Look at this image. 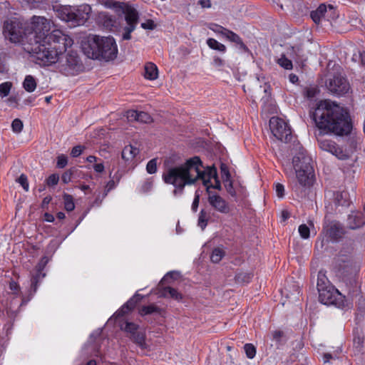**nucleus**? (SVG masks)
<instances>
[{
  "instance_id": "obj_63",
  "label": "nucleus",
  "mask_w": 365,
  "mask_h": 365,
  "mask_svg": "<svg viewBox=\"0 0 365 365\" xmlns=\"http://www.w3.org/2000/svg\"><path fill=\"white\" fill-rule=\"evenodd\" d=\"M282 217L283 220L285 221L289 217V213L287 211H283L282 212Z\"/></svg>"
},
{
  "instance_id": "obj_62",
  "label": "nucleus",
  "mask_w": 365,
  "mask_h": 365,
  "mask_svg": "<svg viewBox=\"0 0 365 365\" xmlns=\"http://www.w3.org/2000/svg\"><path fill=\"white\" fill-rule=\"evenodd\" d=\"M152 182H145V185L143 186L145 191H148L152 187Z\"/></svg>"
},
{
  "instance_id": "obj_13",
  "label": "nucleus",
  "mask_w": 365,
  "mask_h": 365,
  "mask_svg": "<svg viewBox=\"0 0 365 365\" xmlns=\"http://www.w3.org/2000/svg\"><path fill=\"white\" fill-rule=\"evenodd\" d=\"M207 202L210 207L216 212L227 215L231 211L230 203L216 192L207 191Z\"/></svg>"
},
{
  "instance_id": "obj_31",
  "label": "nucleus",
  "mask_w": 365,
  "mask_h": 365,
  "mask_svg": "<svg viewBox=\"0 0 365 365\" xmlns=\"http://www.w3.org/2000/svg\"><path fill=\"white\" fill-rule=\"evenodd\" d=\"M343 234V229L339 224L334 223L329 230V235L334 239L341 237Z\"/></svg>"
},
{
  "instance_id": "obj_24",
  "label": "nucleus",
  "mask_w": 365,
  "mask_h": 365,
  "mask_svg": "<svg viewBox=\"0 0 365 365\" xmlns=\"http://www.w3.org/2000/svg\"><path fill=\"white\" fill-rule=\"evenodd\" d=\"M160 296L164 297L169 296L176 300H180L182 299V294L179 293L175 289L170 287H167L163 289L160 292Z\"/></svg>"
},
{
  "instance_id": "obj_56",
  "label": "nucleus",
  "mask_w": 365,
  "mask_h": 365,
  "mask_svg": "<svg viewBox=\"0 0 365 365\" xmlns=\"http://www.w3.org/2000/svg\"><path fill=\"white\" fill-rule=\"evenodd\" d=\"M200 202V196L198 194H195V198L192 203V210L193 212H196L197 210V207Z\"/></svg>"
},
{
  "instance_id": "obj_33",
  "label": "nucleus",
  "mask_w": 365,
  "mask_h": 365,
  "mask_svg": "<svg viewBox=\"0 0 365 365\" xmlns=\"http://www.w3.org/2000/svg\"><path fill=\"white\" fill-rule=\"evenodd\" d=\"M277 63L283 68L291 70L292 68V61L288 59L284 55H282L277 61Z\"/></svg>"
},
{
  "instance_id": "obj_12",
  "label": "nucleus",
  "mask_w": 365,
  "mask_h": 365,
  "mask_svg": "<svg viewBox=\"0 0 365 365\" xmlns=\"http://www.w3.org/2000/svg\"><path fill=\"white\" fill-rule=\"evenodd\" d=\"M100 59L106 61L113 60L116 58L118 53V48L115 39L111 36H101L100 47Z\"/></svg>"
},
{
  "instance_id": "obj_35",
  "label": "nucleus",
  "mask_w": 365,
  "mask_h": 365,
  "mask_svg": "<svg viewBox=\"0 0 365 365\" xmlns=\"http://www.w3.org/2000/svg\"><path fill=\"white\" fill-rule=\"evenodd\" d=\"M152 121L150 115L143 111H138V119L137 122L148 123Z\"/></svg>"
},
{
  "instance_id": "obj_14",
  "label": "nucleus",
  "mask_w": 365,
  "mask_h": 365,
  "mask_svg": "<svg viewBox=\"0 0 365 365\" xmlns=\"http://www.w3.org/2000/svg\"><path fill=\"white\" fill-rule=\"evenodd\" d=\"M319 148L324 151L331 153L339 160H345L349 158L348 153L339 147L335 142L329 139L318 140Z\"/></svg>"
},
{
  "instance_id": "obj_48",
  "label": "nucleus",
  "mask_w": 365,
  "mask_h": 365,
  "mask_svg": "<svg viewBox=\"0 0 365 365\" xmlns=\"http://www.w3.org/2000/svg\"><path fill=\"white\" fill-rule=\"evenodd\" d=\"M180 276L178 272H170L163 278L162 281L170 282L171 279H175Z\"/></svg>"
},
{
  "instance_id": "obj_40",
  "label": "nucleus",
  "mask_w": 365,
  "mask_h": 365,
  "mask_svg": "<svg viewBox=\"0 0 365 365\" xmlns=\"http://www.w3.org/2000/svg\"><path fill=\"white\" fill-rule=\"evenodd\" d=\"M121 329L134 335L135 334V331L137 330L138 327L134 323L126 322L125 323V327L122 326Z\"/></svg>"
},
{
  "instance_id": "obj_7",
  "label": "nucleus",
  "mask_w": 365,
  "mask_h": 365,
  "mask_svg": "<svg viewBox=\"0 0 365 365\" xmlns=\"http://www.w3.org/2000/svg\"><path fill=\"white\" fill-rule=\"evenodd\" d=\"M53 26L51 19L44 16H34L31 19V27L27 28L29 43L33 45L36 43L46 42L48 40V33Z\"/></svg>"
},
{
  "instance_id": "obj_49",
  "label": "nucleus",
  "mask_w": 365,
  "mask_h": 365,
  "mask_svg": "<svg viewBox=\"0 0 365 365\" xmlns=\"http://www.w3.org/2000/svg\"><path fill=\"white\" fill-rule=\"evenodd\" d=\"M319 93V90L316 87H310L307 88L306 90V96L308 98H312L316 96V95Z\"/></svg>"
},
{
  "instance_id": "obj_25",
  "label": "nucleus",
  "mask_w": 365,
  "mask_h": 365,
  "mask_svg": "<svg viewBox=\"0 0 365 365\" xmlns=\"http://www.w3.org/2000/svg\"><path fill=\"white\" fill-rule=\"evenodd\" d=\"M231 42H234L240 46V48L242 50L247 51V48L242 42V38L233 31L229 30L225 37Z\"/></svg>"
},
{
  "instance_id": "obj_30",
  "label": "nucleus",
  "mask_w": 365,
  "mask_h": 365,
  "mask_svg": "<svg viewBox=\"0 0 365 365\" xmlns=\"http://www.w3.org/2000/svg\"><path fill=\"white\" fill-rule=\"evenodd\" d=\"M64 207L65 209L70 212L74 210L75 204L73 201V198L71 195L68 194H64L63 196Z\"/></svg>"
},
{
  "instance_id": "obj_55",
  "label": "nucleus",
  "mask_w": 365,
  "mask_h": 365,
  "mask_svg": "<svg viewBox=\"0 0 365 365\" xmlns=\"http://www.w3.org/2000/svg\"><path fill=\"white\" fill-rule=\"evenodd\" d=\"M82 151H83V148L81 146H80V145L75 146L73 148L71 155L73 157H78L82 153Z\"/></svg>"
},
{
  "instance_id": "obj_64",
  "label": "nucleus",
  "mask_w": 365,
  "mask_h": 365,
  "mask_svg": "<svg viewBox=\"0 0 365 365\" xmlns=\"http://www.w3.org/2000/svg\"><path fill=\"white\" fill-rule=\"evenodd\" d=\"M46 220L48 222H53L54 220V217L52 215L46 213L45 215Z\"/></svg>"
},
{
  "instance_id": "obj_27",
  "label": "nucleus",
  "mask_w": 365,
  "mask_h": 365,
  "mask_svg": "<svg viewBox=\"0 0 365 365\" xmlns=\"http://www.w3.org/2000/svg\"><path fill=\"white\" fill-rule=\"evenodd\" d=\"M225 252L222 247H218L212 250L210 256L211 261L214 263L219 262L225 256Z\"/></svg>"
},
{
  "instance_id": "obj_15",
  "label": "nucleus",
  "mask_w": 365,
  "mask_h": 365,
  "mask_svg": "<svg viewBox=\"0 0 365 365\" xmlns=\"http://www.w3.org/2000/svg\"><path fill=\"white\" fill-rule=\"evenodd\" d=\"M318 292L319 301L322 304L327 305H339V304L337 302V300L339 298L341 297V295L334 287L328 286L324 289L321 288V290H319Z\"/></svg>"
},
{
  "instance_id": "obj_41",
  "label": "nucleus",
  "mask_w": 365,
  "mask_h": 365,
  "mask_svg": "<svg viewBox=\"0 0 365 365\" xmlns=\"http://www.w3.org/2000/svg\"><path fill=\"white\" fill-rule=\"evenodd\" d=\"M11 128L14 133H20L23 128L22 121L19 118L14 119L11 123Z\"/></svg>"
},
{
  "instance_id": "obj_11",
  "label": "nucleus",
  "mask_w": 365,
  "mask_h": 365,
  "mask_svg": "<svg viewBox=\"0 0 365 365\" xmlns=\"http://www.w3.org/2000/svg\"><path fill=\"white\" fill-rule=\"evenodd\" d=\"M101 40V36L90 35L82 41V51L88 58L100 59Z\"/></svg>"
},
{
  "instance_id": "obj_19",
  "label": "nucleus",
  "mask_w": 365,
  "mask_h": 365,
  "mask_svg": "<svg viewBox=\"0 0 365 365\" xmlns=\"http://www.w3.org/2000/svg\"><path fill=\"white\" fill-rule=\"evenodd\" d=\"M327 12V6L321 4L315 11H312L310 16L315 24H319L326 19Z\"/></svg>"
},
{
  "instance_id": "obj_17",
  "label": "nucleus",
  "mask_w": 365,
  "mask_h": 365,
  "mask_svg": "<svg viewBox=\"0 0 365 365\" xmlns=\"http://www.w3.org/2000/svg\"><path fill=\"white\" fill-rule=\"evenodd\" d=\"M139 149L132 145L125 146L122 150L121 156L122 158L128 164H133L135 159L139 154Z\"/></svg>"
},
{
  "instance_id": "obj_53",
  "label": "nucleus",
  "mask_w": 365,
  "mask_h": 365,
  "mask_svg": "<svg viewBox=\"0 0 365 365\" xmlns=\"http://www.w3.org/2000/svg\"><path fill=\"white\" fill-rule=\"evenodd\" d=\"M9 289L11 291L12 294L14 295H18V294L19 293V286L14 281H11L9 282Z\"/></svg>"
},
{
  "instance_id": "obj_26",
  "label": "nucleus",
  "mask_w": 365,
  "mask_h": 365,
  "mask_svg": "<svg viewBox=\"0 0 365 365\" xmlns=\"http://www.w3.org/2000/svg\"><path fill=\"white\" fill-rule=\"evenodd\" d=\"M207 44L211 49L216 50L222 53H225L226 51V46L224 44L218 42L215 38H208L207 40Z\"/></svg>"
},
{
  "instance_id": "obj_52",
  "label": "nucleus",
  "mask_w": 365,
  "mask_h": 365,
  "mask_svg": "<svg viewBox=\"0 0 365 365\" xmlns=\"http://www.w3.org/2000/svg\"><path fill=\"white\" fill-rule=\"evenodd\" d=\"M58 180H59L58 175H56V174H53L48 178L47 184L48 185L53 186V185H57Z\"/></svg>"
},
{
  "instance_id": "obj_18",
  "label": "nucleus",
  "mask_w": 365,
  "mask_h": 365,
  "mask_svg": "<svg viewBox=\"0 0 365 365\" xmlns=\"http://www.w3.org/2000/svg\"><path fill=\"white\" fill-rule=\"evenodd\" d=\"M364 224L362 215L359 212H353L349 215L347 218V226L351 230L361 227Z\"/></svg>"
},
{
  "instance_id": "obj_42",
  "label": "nucleus",
  "mask_w": 365,
  "mask_h": 365,
  "mask_svg": "<svg viewBox=\"0 0 365 365\" xmlns=\"http://www.w3.org/2000/svg\"><path fill=\"white\" fill-rule=\"evenodd\" d=\"M299 233L303 239H307L309 237L310 230L307 225H301L299 227Z\"/></svg>"
},
{
  "instance_id": "obj_59",
  "label": "nucleus",
  "mask_w": 365,
  "mask_h": 365,
  "mask_svg": "<svg viewBox=\"0 0 365 365\" xmlns=\"http://www.w3.org/2000/svg\"><path fill=\"white\" fill-rule=\"evenodd\" d=\"M200 4L203 8H210L211 6L210 0H200Z\"/></svg>"
},
{
  "instance_id": "obj_47",
  "label": "nucleus",
  "mask_w": 365,
  "mask_h": 365,
  "mask_svg": "<svg viewBox=\"0 0 365 365\" xmlns=\"http://www.w3.org/2000/svg\"><path fill=\"white\" fill-rule=\"evenodd\" d=\"M221 175L222 180L230 179V174L229 170L225 164H222L220 167Z\"/></svg>"
},
{
  "instance_id": "obj_43",
  "label": "nucleus",
  "mask_w": 365,
  "mask_h": 365,
  "mask_svg": "<svg viewBox=\"0 0 365 365\" xmlns=\"http://www.w3.org/2000/svg\"><path fill=\"white\" fill-rule=\"evenodd\" d=\"M158 310V308L155 307L153 304L143 307L140 310V314L145 315V314H150L154 312H157Z\"/></svg>"
},
{
  "instance_id": "obj_16",
  "label": "nucleus",
  "mask_w": 365,
  "mask_h": 365,
  "mask_svg": "<svg viewBox=\"0 0 365 365\" xmlns=\"http://www.w3.org/2000/svg\"><path fill=\"white\" fill-rule=\"evenodd\" d=\"M328 89L336 95H343L349 90L347 81L341 76H334L327 84Z\"/></svg>"
},
{
  "instance_id": "obj_37",
  "label": "nucleus",
  "mask_w": 365,
  "mask_h": 365,
  "mask_svg": "<svg viewBox=\"0 0 365 365\" xmlns=\"http://www.w3.org/2000/svg\"><path fill=\"white\" fill-rule=\"evenodd\" d=\"M244 349H245L247 356L249 359H253L255 357V356L256 354V349L252 344H246L244 346Z\"/></svg>"
},
{
  "instance_id": "obj_10",
  "label": "nucleus",
  "mask_w": 365,
  "mask_h": 365,
  "mask_svg": "<svg viewBox=\"0 0 365 365\" xmlns=\"http://www.w3.org/2000/svg\"><path fill=\"white\" fill-rule=\"evenodd\" d=\"M269 128L274 137L280 141L287 142L292 138L291 128L282 118L278 117L271 118Z\"/></svg>"
},
{
  "instance_id": "obj_8",
  "label": "nucleus",
  "mask_w": 365,
  "mask_h": 365,
  "mask_svg": "<svg viewBox=\"0 0 365 365\" xmlns=\"http://www.w3.org/2000/svg\"><path fill=\"white\" fill-rule=\"evenodd\" d=\"M71 48H66L62 55H59L56 66V69L66 76L75 75L81 68L77 53Z\"/></svg>"
},
{
  "instance_id": "obj_45",
  "label": "nucleus",
  "mask_w": 365,
  "mask_h": 365,
  "mask_svg": "<svg viewBox=\"0 0 365 365\" xmlns=\"http://www.w3.org/2000/svg\"><path fill=\"white\" fill-rule=\"evenodd\" d=\"M17 182L23 187L25 191H29V185L27 178L25 175H21L20 177L17 179Z\"/></svg>"
},
{
  "instance_id": "obj_6",
  "label": "nucleus",
  "mask_w": 365,
  "mask_h": 365,
  "mask_svg": "<svg viewBox=\"0 0 365 365\" xmlns=\"http://www.w3.org/2000/svg\"><path fill=\"white\" fill-rule=\"evenodd\" d=\"M56 12L61 20L68 23L70 26L76 27L83 25L90 18L91 7L88 4L80 5L76 9L71 6H60Z\"/></svg>"
},
{
  "instance_id": "obj_9",
  "label": "nucleus",
  "mask_w": 365,
  "mask_h": 365,
  "mask_svg": "<svg viewBox=\"0 0 365 365\" xmlns=\"http://www.w3.org/2000/svg\"><path fill=\"white\" fill-rule=\"evenodd\" d=\"M4 36L12 43H21L26 41L29 43L27 28L23 26V23L18 19H12L4 24Z\"/></svg>"
},
{
  "instance_id": "obj_4",
  "label": "nucleus",
  "mask_w": 365,
  "mask_h": 365,
  "mask_svg": "<svg viewBox=\"0 0 365 365\" xmlns=\"http://www.w3.org/2000/svg\"><path fill=\"white\" fill-rule=\"evenodd\" d=\"M73 39L62 31L53 30L46 42L34 43L31 51L35 62L41 66H56L59 55L72 46Z\"/></svg>"
},
{
  "instance_id": "obj_38",
  "label": "nucleus",
  "mask_w": 365,
  "mask_h": 365,
  "mask_svg": "<svg viewBox=\"0 0 365 365\" xmlns=\"http://www.w3.org/2000/svg\"><path fill=\"white\" fill-rule=\"evenodd\" d=\"M210 29L215 34H220L223 37H225L227 32L229 31L228 29L217 24L210 26Z\"/></svg>"
},
{
  "instance_id": "obj_23",
  "label": "nucleus",
  "mask_w": 365,
  "mask_h": 365,
  "mask_svg": "<svg viewBox=\"0 0 365 365\" xmlns=\"http://www.w3.org/2000/svg\"><path fill=\"white\" fill-rule=\"evenodd\" d=\"M37 86V83L34 76L27 75L23 81V88L29 93H32L35 91Z\"/></svg>"
},
{
  "instance_id": "obj_3",
  "label": "nucleus",
  "mask_w": 365,
  "mask_h": 365,
  "mask_svg": "<svg viewBox=\"0 0 365 365\" xmlns=\"http://www.w3.org/2000/svg\"><path fill=\"white\" fill-rule=\"evenodd\" d=\"M312 159L305 150L299 148L292 159V164L284 165V171L292 184V190L298 195H304L315 181Z\"/></svg>"
},
{
  "instance_id": "obj_29",
  "label": "nucleus",
  "mask_w": 365,
  "mask_h": 365,
  "mask_svg": "<svg viewBox=\"0 0 365 365\" xmlns=\"http://www.w3.org/2000/svg\"><path fill=\"white\" fill-rule=\"evenodd\" d=\"M317 286L318 291L321 290V288L324 289V288H327L328 286H331L329 284V280L327 278L325 274L322 271L319 272V273H318Z\"/></svg>"
},
{
  "instance_id": "obj_51",
  "label": "nucleus",
  "mask_w": 365,
  "mask_h": 365,
  "mask_svg": "<svg viewBox=\"0 0 365 365\" xmlns=\"http://www.w3.org/2000/svg\"><path fill=\"white\" fill-rule=\"evenodd\" d=\"M155 24L151 19H148L145 22L141 24V27L143 29L153 30L155 28Z\"/></svg>"
},
{
  "instance_id": "obj_54",
  "label": "nucleus",
  "mask_w": 365,
  "mask_h": 365,
  "mask_svg": "<svg viewBox=\"0 0 365 365\" xmlns=\"http://www.w3.org/2000/svg\"><path fill=\"white\" fill-rule=\"evenodd\" d=\"M275 192L279 197H282L284 195V187L280 183L275 185Z\"/></svg>"
},
{
  "instance_id": "obj_50",
  "label": "nucleus",
  "mask_w": 365,
  "mask_h": 365,
  "mask_svg": "<svg viewBox=\"0 0 365 365\" xmlns=\"http://www.w3.org/2000/svg\"><path fill=\"white\" fill-rule=\"evenodd\" d=\"M126 117H127V119L128 120V121H130V122L137 121L138 111L134 110H128L126 113Z\"/></svg>"
},
{
  "instance_id": "obj_60",
  "label": "nucleus",
  "mask_w": 365,
  "mask_h": 365,
  "mask_svg": "<svg viewBox=\"0 0 365 365\" xmlns=\"http://www.w3.org/2000/svg\"><path fill=\"white\" fill-rule=\"evenodd\" d=\"M213 63L215 66H221L223 65V61L219 57H215L213 60Z\"/></svg>"
},
{
  "instance_id": "obj_1",
  "label": "nucleus",
  "mask_w": 365,
  "mask_h": 365,
  "mask_svg": "<svg viewBox=\"0 0 365 365\" xmlns=\"http://www.w3.org/2000/svg\"><path fill=\"white\" fill-rule=\"evenodd\" d=\"M199 157L195 156L187 160L184 164L168 168L163 175V179L167 184L175 187L173 195H180L186 185L194 184L201 180L207 187L221 190V184L217 178V170L214 167H207L205 170Z\"/></svg>"
},
{
  "instance_id": "obj_44",
  "label": "nucleus",
  "mask_w": 365,
  "mask_h": 365,
  "mask_svg": "<svg viewBox=\"0 0 365 365\" xmlns=\"http://www.w3.org/2000/svg\"><path fill=\"white\" fill-rule=\"evenodd\" d=\"M225 187L227 192L232 197L236 195V192L233 188L232 182L231 179L223 180Z\"/></svg>"
},
{
  "instance_id": "obj_2",
  "label": "nucleus",
  "mask_w": 365,
  "mask_h": 365,
  "mask_svg": "<svg viewBox=\"0 0 365 365\" xmlns=\"http://www.w3.org/2000/svg\"><path fill=\"white\" fill-rule=\"evenodd\" d=\"M314 120L319 130L337 135H347L351 124L347 113L338 104L329 100L321 101L314 113Z\"/></svg>"
},
{
  "instance_id": "obj_32",
  "label": "nucleus",
  "mask_w": 365,
  "mask_h": 365,
  "mask_svg": "<svg viewBox=\"0 0 365 365\" xmlns=\"http://www.w3.org/2000/svg\"><path fill=\"white\" fill-rule=\"evenodd\" d=\"M208 218L209 217L207 212L205 210H201L198 217L197 225L202 230H204L206 227Z\"/></svg>"
},
{
  "instance_id": "obj_58",
  "label": "nucleus",
  "mask_w": 365,
  "mask_h": 365,
  "mask_svg": "<svg viewBox=\"0 0 365 365\" xmlns=\"http://www.w3.org/2000/svg\"><path fill=\"white\" fill-rule=\"evenodd\" d=\"M62 181L64 183H68L71 181V173H65L61 177Z\"/></svg>"
},
{
  "instance_id": "obj_61",
  "label": "nucleus",
  "mask_w": 365,
  "mask_h": 365,
  "mask_svg": "<svg viewBox=\"0 0 365 365\" xmlns=\"http://www.w3.org/2000/svg\"><path fill=\"white\" fill-rule=\"evenodd\" d=\"M359 57L361 60V64L365 65V52H359Z\"/></svg>"
},
{
  "instance_id": "obj_5",
  "label": "nucleus",
  "mask_w": 365,
  "mask_h": 365,
  "mask_svg": "<svg viewBox=\"0 0 365 365\" xmlns=\"http://www.w3.org/2000/svg\"><path fill=\"white\" fill-rule=\"evenodd\" d=\"M98 2L106 8L113 9L117 13L124 14L126 25L122 27V38L123 40L130 39V34L135 29L139 19L136 8L128 3L113 0H98Z\"/></svg>"
},
{
  "instance_id": "obj_28",
  "label": "nucleus",
  "mask_w": 365,
  "mask_h": 365,
  "mask_svg": "<svg viewBox=\"0 0 365 365\" xmlns=\"http://www.w3.org/2000/svg\"><path fill=\"white\" fill-rule=\"evenodd\" d=\"M336 204L341 206H346L349 205L348 193L345 191L337 192L335 194Z\"/></svg>"
},
{
  "instance_id": "obj_36",
  "label": "nucleus",
  "mask_w": 365,
  "mask_h": 365,
  "mask_svg": "<svg viewBox=\"0 0 365 365\" xmlns=\"http://www.w3.org/2000/svg\"><path fill=\"white\" fill-rule=\"evenodd\" d=\"M11 88V83L9 82H5L0 84V96L5 97L9 95Z\"/></svg>"
},
{
  "instance_id": "obj_39",
  "label": "nucleus",
  "mask_w": 365,
  "mask_h": 365,
  "mask_svg": "<svg viewBox=\"0 0 365 365\" xmlns=\"http://www.w3.org/2000/svg\"><path fill=\"white\" fill-rule=\"evenodd\" d=\"M146 170L149 174L155 173L157 171V160L155 158L150 160L147 165Z\"/></svg>"
},
{
  "instance_id": "obj_34",
  "label": "nucleus",
  "mask_w": 365,
  "mask_h": 365,
  "mask_svg": "<svg viewBox=\"0 0 365 365\" xmlns=\"http://www.w3.org/2000/svg\"><path fill=\"white\" fill-rule=\"evenodd\" d=\"M134 341L142 349H147L148 346L145 343V334L143 333H138L133 335Z\"/></svg>"
},
{
  "instance_id": "obj_20",
  "label": "nucleus",
  "mask_w": 365,
  "mask_h": 365,
  "mask_svg": "<svg viewBox=\"0 0 365 365\" xmlns=\"http://www.w3.org/2000/svg\"><path fill=\"white\" fill-rule=\"evenodd\" d=\"M140 299V297L139 295L134 296L132 299H130L129 301H128L120 309L118 310L114 316L115 317H121L126 314L128 311L133 309L137 302Z\"/></svg>"
},
{
  "instance_id": "obj_22",
  "label": "nucleus",
  "mask_w": 365,
  "mask_h": 365,
  "mask_svg": "<svg viewBox=\"0 0 365 365\" xmlns=\"http://www.w3.org/2000/svg\"><path fill=\"white\" fill-rule=\"evenodd\" d=\"M47 261L48 260L45 257H43L41 260L40 263L37 266L38 273L35 276H34L31 279V286H32V287H34V291H36V284L38 282V279L42 278L45 276L44 274H41V270L45 267L46 264L47 263Z\"/></svg>"
},
{
  "instance_id": "obj_46",
  "label": "nucleus",
  "mask_w": 365,
  "mask_h": 365,
  "mask_svg": "<svg viewBox=\"0 0 365 365\" xmlns=\"http://www.w3.org/2000/svg\"><path fill=\"white\" fill-rule=\"evenodd\" d=\"M68 163L67 157L64 155H60L57 158V167L59 168H63Z\"/></svg>"
},
{
  "instance_id": "obj_21",
  "label": "nucleus",
  "mask_w": 365,
  "mask_h": 365,
  "mask_svg": "<svg viewBox=\"0 0 365 365\" xmlns=\"http://www.w3.org/2000/svg\"><path fill=\"white\" fill-rule=\"evenodd\" d=\"M144 76L148 80H155L158 76V70L157 66L153 63H148L145 66Z\"/></svg>"
},
{
  "instance_id": "obj_57",
  "label": "nucleus",
  "mask_w": 365,
  "mask_h": 365,
  "mask_svg": "<svg viewBox=\"0 0 365 365\" xmlns=\"http://www.w3.org/2000/svg\"><path fill=\"white\" fill-rule=\"evenodd\" d=\"M93 169L97 173H102L104 170V165L102 163H97L94 165Z\"/></svg>"
}]
</instances>
